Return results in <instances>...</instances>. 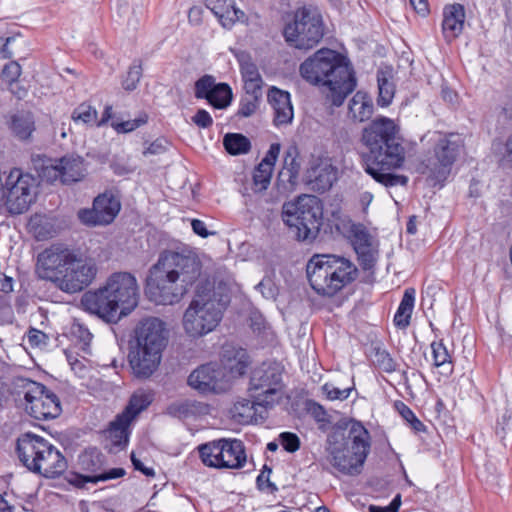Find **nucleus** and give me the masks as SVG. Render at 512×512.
<instances>
[{
    "label": "nucleus",
    "mask_w": 512,
    "mask_h": 512,
    "mask_svg": "<svg viewBox=\"0 0 512 512\" xmlns=\"http://www.w3.org/2000/svg\"><path fill=\"white\" fill-rule=\"evenodd\" d=\"M360 143L362 167L376 182L385 187L405 186L408 178L394 173L406 160V149L400 128L394 120L380 116L362 129Z\"/></svg>",
    "instance_id": "f257e3e1"
},
{
    "label": "nucleus",
    "mask_w": 512,
    "mask_h": 512,
    "mask_svg": "<svg viewBox=\"0 0 512 512\" xmlns=\"http://www.w3.org/2000/svg\"><path fill=\"white\" fill-rule=\"evenodd\" d=\"M202 276V263L189 247L163 250L148 271L146 290L160 305L179 303Z\"/></svg>",
    "instance_id": "f03ea898"
},
{
    "label": "nucleus",
    "mask_w": 512,
    "mask_h": 512,
    "mask_svg": "<svg viewBox=\"0 0 512 512\" xmlns=\"http://www.w3.org/2000/svg\"><path fill=\"white\" fill-rule=\"evenodd\" d=\"M97 271L93 258L62 244L51 245L37 256L36 272L39 277L52 281L66 293L84 290L94 281Z\"/></svg>",
    "instance_id": "7ed1b4c3"
},
{
    "label": "nucleus",
    "mask_w": 512,
    "mask_h": 512,
    "mask_svg": "<svg viewBox=\"0 0 512 512\" xmlns=\"http://www.w3.org/2000/svg\"><path fill=\"white\" fill-rule=\"evenodd\" d=\"M301 77L321 89L332 106L340 107L356 86L353 67L341 53L322 48L308 57L299 67Z\"/></svg>",
    "instance_id": "20e7f679"
},
{
    "label": "nucleus",
    "mask_w": 512,
    "mask_h": 512,
    "mask_svg": "<svg viewBox=\"0 0 512 512\" xmlns=\"http://www.w3.org/2000/svg\"><path fill=\"white\" fill-rule=\"evenodd\" d=\"M139 286L129 272L111 274L100 288L84 293L81 305L85 311L107 322H116L138 304Z\"/></svg>",
    "instance_id": "39448f33"
},
{
    "label": "nucleus",
    "mask_w": 512,
    "mask_h": 512,
    "mask_svg": "<svg viewBox=\"0 0 512 512\" xmlns=\"http://www.w3.org/2000/svg\"><path fill=\"white\" fill-rule=\"evenodd\" d=\"M249 364L245 349L227 345L223 348L222 364L201 365L191 372L188 384L201 393H222L229 389L232 379L246 372Z\"/></svg>",
    "instance_id": "423d86ee"
},
{
    "label": "nucleus",
    "mask_w": 512,
    "mask_h": 512,
    "mask_svg": "<svg viewBox=\"0 0 512 512\" xmlns=\"http://www.w3.org/2000/svg\"><path fill=\"white\" fill-rule=\"evenodd\" d=\"M311 288L320 296L333 297L358 277L357 266L348 258L335 254H315L306 266Z\"/></svg>",
    "instance_id": "0eeeda50"
},
{
    "label": "nucleus",
    "mask_w": 512,
    "mask_h": 512,
    "mask_svg": "<svg viewBox=\"0 0 512 512\" xmlns=\"http://www.w3.org/2000/svg\"><path fill=\"white\" fill-rule=\"evenodd\" d=\"M371 449V436L358 421H351L342 442L329 444V460L333 467L347 475L360 474Z\"/></svg>",
    "instance_id": "6e6552de"
},
{
    "label": "nucleus",
    "mask_w": 512,
    "mask_h": 512,
    "mask_svg": "<svg viewBox=\"0 0 512 512\" xmlns=\"http://www.w3.org/2000/svg\"><path fill=\"white\" fill-rule=\"evenodd\" d=\"M17 453L29 471L46 478L60 476L67 468L62 453L49 441L32 433H26L18 439Z\"/></svg>",
    "instance_id": "1a4fd4ad"
},
{
    "label": "nucleus",
    "mask_w": 512,
    "mask_h": 512,
    "mask_svg": "<svg viewBox=\"0 0 512 512\" xmlns=\"http://www.w3.org/2000/svg\"><path fill=\"white\" fill-rule=\"evenodd\" d=\"M227 303V300L218 298L214 290H197L183 314L185 333L192 338H199L214 331L222 320Z\"/></svg>",
    "instance_id": "9d476101"
},
{
    "label": "nucleus",
    "mask_w": 512,
    "mask_h": 512,
    "mask_svg": "<svg viewBox=\"0 0 512 512\" xmlns=\"http://www.w3.org/2000/svg\"><path fill=\"white\" fill-rule=\"evenodd\" d=\"M322 219V203L314 195H301L283 206V221L295 228L298 240H314L320 231Z\"/></svg>",
    "instance_id": "9b49d317"
},
{
    "label": "nucleus",
    "mask_w": 512,
    "mask_h": 512,
    "mask_svg": "<svg viewBox=\"0 0 512 512\" xmlns=\"http://www.w3.org/2000/svg\"><path fill=\"white\" fill-rule=\"evenodd\" d=\"M289 46L299 50H309L318 45L324 36V23L320 11L311 5L298 8L293 20L283 30Z\"/></svg>",
    "instance_id": "f8f14e48"
},
{
    "label": "nucleus",
    "mask_w": 512,
    "mask_h": 512,
    "mask_svg": "<svg viewBox=\"0 0 512 512\" xmlns=\"http://www.w3.org/2000/svg\"><path fill=\"white\" fill-rule=\"evenodd\" d=\"M430 141L433 143V152L423 160L419 169L436 181H443L459 156L464 141L459 134L441 132H433Z\"/></svg>",
    "instance_id": "ddd939ff"
},
{
    "label": "nucleus",
    "mask_w": 512,
    "mask_h": 512,
    "mask_svg": "<svg viewBox=\"0 0 512 512\" xmlns=\"http://www.w3.org/2000/svg\"><path fill=\"white\" fill-rule=\"evenodd\" d=\"M202 463L215 469H240L247 460L245 446L241 440L221 438L198 446Z\"/></svg>",
    "instance_id": "4468645a"
},
{
    "label": "nucleus",
    "mask_w": 512,
    "mask_h": 512,
    "mask_svg": "<svg viewBox=\"0 0 512 512\" xmlns=\"http://www.w3.org/2000/svg\"><path fill=\"white\" fill-rule=\"evenodd\" d=\"M256 404L272 408L283 396L282 370L278 364L263 363L253 370L249 387Z\"/></svg>",
    "instance_id": "2eb2a0df"
},
{
    "label": "nucleus",
    "mask_w": 512,
    "mask_h": 512,
    "mask_svg": "<svg viewBox=\"0 0 512 512\" xmlns=\"http://www.w3.org/2000/svg\"><path fill=\"white\" fill-rule=\"evenodd\" d=\"M39 181L30 173L15 168L5 181L6 206L11 214H22L35 201Z\"/></svg>",
    "instance_id": "dca6fc26"
},
{
    "label": "nucleus",
    "mask_w": 512,
    "mask_h": 512,
    "mask_svg": "<svg viewBox=\"0 0 512 512\" xmlns=\"http://www.w3.org/2000/svg\"><path fill=\"white\" fill-rule=\"evenodd\" d=\"M24 399L27 412L37 420H48L58 417L61 405L58 396L41 383L23 379Z\"/></svg>",
    "instance_id": "f3484780"
},
{
    "label": "nucleus",
    "mask_w": 512,
    "mask_h": 512,
    "mask_svg": "<svg viewBox=\"0 0 512 512\" xmlns=\"http://www.w3.org/2000/svg\"><path fill=\"white\" fill-rule=\"evenodd\" d=\"M121 209V203L111 191L98 195L90 209H81L78 218L84 225L106 226L114 221Z\"/></svg>",
    "instance_id": "a211bd4d"
},
{
    "label": "nucleus",
    "mask_w": 512,
    "mask_h": 512,
    "mask_svg": "<svg viewBox=\"0 0 512 512\" xmlns=\"http://www.w3.org/2000/svg\"><path fill=\"white\" fill-rule=\"evenodd\" d=\"M42 177L48 181L60 180L64 184L77 182L84 177L83 159L79 156H64L50 160L41 169Z\"/></svg>",
    "instance_id": "6ab92c4d"
},
{
    "label": "nucleus",
    "mask_w": 512,
    "mask_h": 512,
    "mask_svg": "<svg viewBox=\"0 0 512 512\" xmlns=\"http://www.w3.org/2000/svg\"><path fill=\"white\" fill-rule=\"evenodd\" d=\"M351 243L364 270L372 269L378 259V245L368 230L361 224H353L350 229Z\"/></svg>",
    "instance_id": "aec40b11"
},
{
    "label": "nucleus",
    "mask_w": 512,
    "mask_h": 512,
    "mask_svg": "<svg viewBox=\"0 0 512 512\" xmlns=\"http://www.w3.org/2000/svg\"><path fill=\"white\" fill-rule=\"evenodd\" d=\"M135 343L162 353L167 344L165 323L156 317L144 319L136 331Z\"/></svg>",
    "instance_id": "412c9836"
},
{
    "label": "nucleus",
    "mask_w": 512,
    "mask_h": 512,
    "mask_svg": "<svg viewBox=\"0 0 512 512\" xmlns=\"http://www.w3.org/2000/svg\"><path fill=\"white\" fill-rule=\"evenodd\" d=\"M195 96L206 99L217 109L226 108L232 99V91L228 84H215L213 77L203 76L195 83Z\"/></svg>",
    "instance_id": "4be33fe9"
},
{
    "label": "nucleus",
    "mask_w": 512,
    "mask_h": 512,
    "mask_svg": "<svg viewBox=\"0 0 512 512\" xmlns=\"http://www.w3.org/2000/svg\"><path fill=\"white\" fill-rule=\"evenodd\" d=\"M162 353L135 343L129 350L128 360L133 374L137 378H148L158 368Z\"/></svg>",
    "instance_id": "5701e85b"
},
{
    "label": "nucleus",
    "mask_w": 512,
    "mask_h": 512,
    "mask_svg": "<svg viewBox=\"0 0 512 512\" xmlns=\"http://www.w3.org/2000/svg\"><path fill=\"white\" fill-rule=\"evenodd\" d=\"M337 179V169L328 158H313L306 171V181L317 192L329 190Z\"/></svg>",
    "instance_id": "b1692460"
},
{
    "label": "nucleus",
    "mask_w": 512,
    "mask_h": 512,
    "mask_svg": "<svg viewBox=\"0 0 512 512\" xmlns=\"http://www.w3.org/2000/svg\"><path fill=\"white\" fill-rule=\"evenodd\" d=\"M268 101L274 111L273 122L275 126H287L294 117L291 96L289 92L272 87L268 92Z\"/></svg>",
    "instance_id": "393cba45"
},
{
    "label": "nucleus",
    "mask_w": 512,
    "mask_h": 512,
    "mask_svg": "<svg viewBox=\"0 0 512 512\" xmlns=\"http://www.w3.org/2000/svg\"><path fill=\"white\" fill-rule=\"evenodd\" d=\"M465 10L461 4L446 6L443 10L442 30L445 39L450 42L458 37L464 27Z\"/></svg>",
    "instance_id": "a878e982"
},
{
    "label": "nucleus",
    "mask_w": 512,
    "mask_h": 512,
    "mask_svg": "<svg viewBox=\"0 0 512 512\" xmlns=\"http://www.w3.org/2000/svg\"><path fill=\"white\" fill-rule=\"evenodd\" d=\"M206 7L218 18L224 28H231L244 18V12L237 9L233 0H206Z\"/></svg>",
    "instance_id": "bb28decb"
},
{
    "label": "nucleus",
    "mask_w": 512,
    "mask_h": 512,
    "mask_svg": "<svg viewBox=\"0 0 512 512\" xmlns=\"http://www.w3.org/2000/svg\"><path fill=\"white\" fill-rule=\"evenodd\" d=\"M349 116L357 122H364L371 118L374 105L371 97L362 91L354 94L349 102Z\"/></svg>",
    "instance_id": "cd10ccee"
},
{
    "label": "nucleus",
    "mask_w": 512,
    "mask_h": 512,
    "mask_svg": "<svg viewBox=\"0 0 512 512\" xmlns=\"http://www.w3.org/2000/svg\"><path fill=\"white\" fill-rule=\"evenodd\" d=\"M208 412V404L192 400L174 403L168 407V413L179 419L194 418L200 415H206Z\"/></svg>",
    "instance_id": "c85d7f7f"
},
{
    "label": "nucleus",
    "mask_w": 512,
    "mask_h": 512,
    "mask_svg": "<svg viewBox=\"0 0 512 512\" xmlns=\"http://www.w3.org/2000/svg\"><path fill=\"white\" fill-rule=\"evenodd\" d=\"M261 405L256 404L255 399L250 401L248 399L237 400L230 410L231 417L240 424H249L258 421V408Z\"/></svg>",
    "instance_id": "c756f323"
},
{
    "label": "nucleus",
    "mask_w": 512,
    "mask_h": 512,
    "mask_svg": "<svg viewBox=\"0 0 512 512\" xmlns=\"http://www.w3.org/2000/svg\"><path fill=\"white\" fill-rule=\"evenodd\" d=\"M10 129L19 140H28L35 131L33 114L28 111H20L12 115Z\"/></svg>",
    "instance_id": "7c9ffc66"
},
{
    "label": "nucleus",
    "mask_w": 512,
    "mask_h": 512,
    "mask_svg": "<svg viewBox=\"0 0 512 512\" xmlns=\"http://www.w3.org/2000/svg\"><path fill=\"white\" fill-rule=\"evenodd\" d=\"M132 421L126 415L119 414L114 421L110 423L107 430V437L113 446L120 449L124 448L128 443L129 425Z\"/></svg>",
    "instance_id": "2f4dec72"
},
{
    "label": "nucleus",
    "mask_w": 512,
    "mask_h": 512,
    "mask_svg": "<svg viewBox=\"0 0 512 512\" xmlns=\"http://www.w3.org/2000/svg\"><path fill=\"white\" fill-rule=\"evenodd\" d=\"M28 231L38 241L52 238L55 234L54 224L50 217L42 214H35L30 217Z\"/></svg>",
    "instance_id": "473e14b6"
},
{
    "label": "nucleus",
    "mask_w": 512,
    "mask_h": 512,
    "mask_svg": "<svg viewBox=\"0 0 512 512\" xmlns=\"http://www.w3.org/2000/svg\"><path fill=\"white\" fill-rule=\"evenodd\" d=\"M377 83L379 90L377 103L381 107H387L392 102L395 93L391 72L379 70L377 72Z\"/></svg>",
    "instance_id": "72a5a7b5"
},
{
    "label": "nucleus",
    "mask_w": 512,
    "mask_h": 512,
    "mask_svg": "<svg viewBox=\"0 0 512 512\" xmlns=\"http://www.w3.org/2000/svg\"><path fill=\"white\" fill-rule=\"evenodd\" d=\"M104 462L105 456L95 448L87 449L79 456L81 469L91 473V475L99 474Z\"/></svg>",
    "instance_id": "f704fd0d"
},
{
    "label": "nucleus",
    "mask_w": 512,
    "mask_h": 512,
    "mask_svg": "<svg viewBox=\"0 0 512 512\" xmlns=\"http://www.w3.org/2000/svg\"><path fill=\"white\" fill-rule=\"evenodd\" d=\"M125 470L123 468H112L108 471L101 472L95 475H79L76 474L73 479L70 480L71 483L75 484L78 487H83L85 483H97L100 481H107L111 479H117L123 477L125 475Z\"/></svg>",
    "instance_id": "c9c22d12"
},
{
    "label": "nucleus",
    "mask_w": 512,
    "mask_h": 512,
    "mask_svg": "<svg viewBox=\"0 0 512 512\" xmlns=\"http://www.w3.org/2000/svg\"><path fill=\"white\" fill-rule=\"evenodd\" d=\"M431 349L434 366L441 368L443 375H450L453 372V365L446 346L442 342H433Z\"/></svg>",
    "instance_id": "e433bc0d"
},
{
    "label": "nucleus",
    "mask_w": 512,
    "mask_h": 512,
    "mask_svg": "<svg viewBox=\"0 0 512 512\" xmlns=\"http://www.w3.org/2000/svg\"><path fill=\"white\" fill-rule=\"evenodd\" d=\"M223 145L231 155L246 154L251 149L250 140L238 133H228L224 136Z\"/></svg>",
    "instance_id": "4c0bfd02"
},
{
    "label": "nucleus",
    "mask_w": 512,
    "mask_h": 512,
    "mask_svg": "<svg viewBox=\"0 0 512 512\" xmlns=\"http://www.w3.org/2000/svg\"><path fill=\"white\" fill-rule=\"evenodd\" d=\"M371 360L379 370L385 373L395 372L398 368L397 362L392 358L390 353L378 346L373 348Z\"/></svg>",
    "instance_id": "58836bf2"
},
{
    "label": "nucleus",
    "mask_w": 512,
    "mask_h": 512,
    "mask_svg": "<svg viewBox=\"0 0 512 512\" xmlns=\"http://www.w3.org/2000/svg\"><path fill=\"white\" fill-rule=\"evenodd\" d=\"M151 402V398L148 394L143 392L135 393L132 395L129 404L125 408V410L121 413L122 415H126L129 420L133 421L134 418L143 410H145Z\"/></svg>",
    "instance_id": "ea45409f"
},
{
    "label": "nucleus",
    "mask_w": 512,
    "mask_h": 512,
    "mask_svg": "<svg viewBox=\"0 0 512 512\" xmlns=\"http://www.w3.org/2000/svg\"><path fill=\"white\" fill-rule=\"evenodd\" d=\"M97 111L90 104L83 102L79 104L72 112V120L76 124L96 125L97 126Z\"/></svg>",
    "instance_id": "a19ab883"
},
{
    "label": "nucleus",
    "mask_w": 512,
    "mask_h": 512,
    "mask_svg": "<svg viewBox=\"0 0 512 512\" xmlns=\"http://www.w3.org/2000/svg\"><path fill=\"white\" fill-rule=\"evenodd\" d=\"M273 169L268 168L267 163H259L253 173L254 190L261 192L267 189L270 184Z\"/></svg>",
    "instance_id": "79ce46f5"
},
{
    "label": "nucleus",
    "mask_w": 512,
    "mask_h": 512,
    "mask_svg": "<svg viewBox=\"0 0 512 512\" xmlns=\"http://www.w3.org/2000/svg\"><path fill=\"white\" fill-rule=\"evenodd\" d=\"M147 121L148 116L145 113H143L133 120H127L122 122L113 121L111 123V126L117 133H129L143 126L147 123Z\"/></svg>",
    "instance_id": "37998d69"
},
{
    "label": "nucleus",
    "mask_w": 512,
    "mask_h": 512,
    "mask_svg": "<svg viewBox=\"0 0 512 512\" xmlns=\"http://www.w3.org/2000/svg\"><path fill=\"white\" fill-rule=\"evenodd\" d=\"M142 76V67L140 62H134L127 72L125 79L122 82V86L127 91H132L136 88L140 78Z\"/></svg>",
    "instance_id": "c03bdc74"
},
{
    "label": "nucleus",
    "mask_w": 512,
    "mask_h": 512,
    "mask_svg": "<svg viewBox=\"0 0 512 512\" xmlns=\"http://www.w3.org/2000/svg\"><path fill=\"white\" fill-rule=\"evenodd\" d=\"M260 98L257 96H244L239 104L237 114L242 117L252 116L259 107Z\"/></svg>",
    "instance_id": "a18cd8bd"
},
{
    "label": "nucleus",
    "mask_w": 512,
    "mask_h": 512,
    "mask_svg": "<svg viewBox=\"0 0 512 512\" xmlns=\"http://www.w3.org/2000/svg\"><path fill=\"white\" fill-rule=\"evenodd\" d=\"M352 388L340 389L332 383H326L322 386L323 393L329 400H345L349 397Z\"/></svg>",
    "instance_id": "49530a36"
},
{
    "label": "nucleus",
    "mask_w": 512,
    "mask_h": 512,
    "mask_svg": "<svg viewBox=\"0 0 512 512\" xmlns=\"http://www.w3.org/2000/svg\"><path fill=\"white\" fill-rule=\"evenodd\" d=\"M414 302L415 290L413 288L406 289L397 310L411 318Z\"/></svg>",
    "instance_id": "de8ad7c7"
},
{
    "label": "nucleus",
    "mask_w": 512,
    "mask_h": 512,
    "mask_svg": "<svg viewBox=\"0 0 512 512\" xmlns=\"http://www.w3.org/2000/svg\"><path fill=\"white\" fill-rule=\"evenodd\" d=\"M280 442L282 447L290 452L293 453L297 451L300 447V440L299 437L291 432H283L280 434Z\"/></svg>",
    "instance_id": "09e8293b"
},
{
    "label": "nucleus",
    "mask_w": 512,
    "mask_h": 512,
    "mask_svg": "<svg viewBox=\"0 0 512 512\" xmlns=\"http://www.w3.org/2000/svg\"><path fill=\"white\" fill-rule=\"evenodd\" d=\"M497 433L504 438L508 433H512V410L507 409L497 422Z\"/></svg>",
    "instance_id": "8fccbe9b"
},
{
    "label": "nucleus",
    "mask_w": 512,
    "mask_h": 512,
    "mask_svg": "<svg viewBox=\"0 0 512 512\" xmlns=\"http://www.w3.org/2000/svg\"><path fill=\"white\" fill-rule=\"evenodd\" d=\"M241 73L243 81L261 79L257 66L250 60L241 61Z\"/></svg>",
    "instance_id": "3c124183"
},
{
    "label": "nucleus",
    "mask_w": 512,
    "mask_h": 512,
    "mask_svg": "<svg viewBox=\"0 0 512 512\" xmlns=\"http://www.w3.org/2000/svg\"><path fill=\"white\" fill-rule=\"evenodd\" d=\"M20 74H21V67L15 61H12V62L6 64L2 71L3 78H5L10 83L16 81L18 79V77L20 76Z\"/></svg>",
    "instance_id": "603ef678"
},
{
    "label": "nucleus",
    "mask_w": 512,
    "mask_h": 512,
    "mask_svg": "<svg viewBox=\"0 0 512 512\" xmlns=\"http://www.w3.org/2000/svg\"><path fill=\"white\" fill-rule=\"evenodd\" d=\"M168 142L164 138H158L143 151V155H160L167 150Z\"/></svg>",
    "instance_id": "864d4df0"
},
{
    "label": "nucleus",
    "mask_w": 512,
    "mask_h": 512,
    "mask_svg": "<svg viewBox=\"0 0 512 512\" xmlns=\"http://www.w3.org/2000/svg\"><path fill=\"white\" fill-rule=\"evenodd\" d=\"M245 96L262 97V79L244 81Z\"/></svg>",
    "instance_id": "5fc2aeb1"
},
{
    "label": "nucleus",
    "mask_w": 512,
    "mask_h": 512,
    "mask_svg": "<svg viewBox=\"0 0 512 512\" xmlns=\"http://www.w3.org/2000/svg\"><path fill=\"white\" fill-rule=\"evenodd\" d=\"M192 122L198 127L205 129L212 126L213 119L206 110L199 109L192 117Z\"/></svg>",
    "instance_id": "6e6d98bb"
},
{
    "label": "nucleus",
    "mask_w": 512,
    "mask_h": 512,
    "mask_svg": "<svg viewBox=\"0 0 512 512\" xmlns=\"http://www.w3.org/2000/svg\"><path fill=\"white\" fill-rule=\"evenodd\" d=\"M71 333L76 336L84 346H88L92 339L90 331L81 324H74Z\"/></svg>",
    "instance_id": "4d7b16f0"
},
{
    "label": "nucleus",
    "mask_w": 512,
    "mask_h": 512,
    "mask_svg": "<svg viewBox=\"0 0 512 512\" xmlns=\"http://www.w3.org/2000/svg\"><path fill=\"white\" fill-rule=\"evenodd\" d=\"M28 342L31 346L41 347L46 345L48 337L47 335L35 328H31L28 332Z\"/></svg>",
    "instance_id": "13d9d810"
},
{
    "label": "nucleus",
    "mask_w": 512,
    "mask_h": 512,
    "mask_svg": "<svg viewBox=\"0 0 512 512\" xmlns=\"http://www.w3.org/2000/svg\"><path fill=\"white\" fill-rule=\"evenodd\" d=\"M280 153V144L279 143H273L271 144L268 152L266 153L265 157L262 159L260 163H267L268 168L274 167L275 161Z\"/></svg>",
    "instance_id": "bf43d9fd"
},
{
    "label": "nucleus",
    "mask_w": 512,
    "mask_h": 512,
    "mask_svg": "<svg viewBox=\"0 0 512 512\" xmlns=\"http://www.w3.org/2000/svg\"><path fill=\"white\" fill-rule=\"evenodd\" d=\"M14 40L13 37L0 38V59H9L13 53L9 49V44Z\"/></svg>",
    "instance_id": "052dcab7"
},
{
    "label": "nucleus",
    "mask_w": 512,
    "mask_h": 512,
    "mask_svg": "<svg viewBox=\"0 0 512 512\" xmlns=\"http://www.w3.org/2000/svg\"><path fill=\"white\" fill-rule=\"evenodd\" d=\"M295 154H296V149L295 148H290L286 152V156H285V159H284L285 166L289 167V170L291 172H297L298 167H299L298 164L296 163Z\"/></svg>",
    "instance_id": "680f3d73"
},
{
    "label": "nucleus",
    "mask_w": 512,
    "mask_h": 512,
    "mask_svg": "<svg viewBox=\"0 0 512 512\" xmlns=\"http://www.w3.org/2000/svg\"><path fill=\"white\" fill-rule=\"evenodd\" d=\"M193 232L203 238L208 237L211 233L207 230L206 225L199 219H194L191 222Z\"/></svg>",
    "instance_id": "e2e57ef3"
},
{
    "label": "nucleus",
    "mask_w": 512,
    "mask_h": 512,
    "mask_svg": "<svg viewBox=\"0 0 512 512\" xmlns=\"http://www.w3.org/2000/svg\"><path fill=\"white\" fill-rule=\"evenodd\" d=\"M413 9L423 16L429 12V5L427 0H409Z\"/></svg>",
    "instance_id": "0e129e2a"
},
{
    "label": "nucleus",
    "mask_w": 512,
    "mask_h": 512,
    "mask_svg": "<svg viewBox=\"0 0 512 512\" xmlns=\"http://www.w3.org/2000/svg\"><path fill=\"white\" fill-rule=\"evenodd\" d=\"M131 461H132V463H133V465H134L136 470L141 471L146 476H153L154 475L153 469L145 467L143 465V463L139 459L136 458L134 453L131 454Z\"/></svg>",
    "instance_id": "69168bd1"
},
{
    "label": "nucleus",
    "mask_w": 512,
    "mask_h": 512,
    "mask_svg": "<svg viewBox=\"0 0 512 512\" xmlns=\"http://www.w3.org/2000/svg\"><path fill=\"white\" fill-rule=\"evenodd\" d=\"M268 473H270V470ZM257 485L261 490L272 487L273 484L269 481V474H265V472L262 471L257 477Z\"/></svg>",
    "instance_id": "338daca9"
},
{
    "label": "nucleus",
    "mask_w": 512,
    "mask_h": 512,
    "mask_svg": "<svg viewBox=\"0 0 512 512\" xmlns=\"http://www.w3.org/2000/svg\"><path fill=\"white\" fill-rule=\"evenodd\" d=\"M394 323L396 326L400 328H406L410 323V317H408L405 314H402L397 310L395 316H394Z\"/></svg>",
    "instance_id": "774afa93"
}]
</instances>
